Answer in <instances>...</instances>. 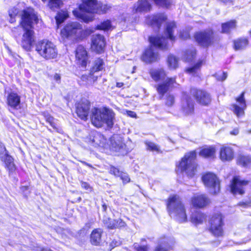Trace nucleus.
<instances>
[{
	"mask_svg": "<svg viewBox=\"0 0 251 251\" xmlns=\"http://www.w3.org/2000/svg\"><path fill=\"white\" fill-rule=\"evenodd\" d=\"M249 181L241 178L239 176H234L230 184V191L234 195H243Z\"/></svg>",
	"mask_w": 251,
	"mask_h": 251,
	"instance_id": "f8f14e48",
	"label": "nucleus"
},
{
	"mask_svg": "<svg viewBox=\"0 0 251 251\" xmlns=\"http://www.w3.org/2000/svg\"><path fill=\"white\" fill-rule=\"evenodd\" d=\"M210 224L209 230L214 236L219 237L223 235L224 223L221 214H217L213 216L210 219Z\"/></svg>",
	"mask_w": 251,
	"mask_h": 251,
	"instance_id": "9b49d317",
	"label": "nucleus"
},
{
	"mask_svg": "<svg viewBox=\"0 0 251 251\" xmlns=\"http://www.w3.org/2000/svg\"><path fill=\"white\" fill-rule=\"evenodd\" d=\"M175 102V98L173 95L168 94L166 96L165 104L168 106H172Z\"/></svg>",
	"mask_w": 251,
	"mask_h": 251,
	"instance_id": "49530a36",
	"label": "nucleus"
},
{
	"mask_svg": "<svg viewBox=\"0 0 251 251\" xmlns=\"http://www.w3.org/2000/svg\"><path fill=\"white\" fill-rule=\"evenodd\" d=\"M222 1H223L224 3H228V2H231L232 0H221Z\"/></svg>",
	"mask_w": 251,
	"mask_h": 251,
	"instance_id": "0e129e2a",
	"label": "nucleus"
},
{
	"mask_svg": "<svg viewBox=\"0 0 251 251\" xmlns=\"http://www.w3.org/2000/svg\"><path fill=\"white\" fill-rule=\"evenodd\" d=\"M246 102L244 98V93L243 92L236 98V102L230 105V109L233 113L240 118L244 115L245 110L246 109Z\"/></svg>",
	"mask_w": 251,
	"mask_h": 251,
	"instance_id": "ddd939ff",
	"label": "nucleus"
},
{
	"mask_svg": "<svg viewBox=\"0 0 251 251\" xmlns=\"http://www.w3.org/2000/svg\"><path fill=\"white\" fill-rule=\"evenodd\" d=\"M35 50L41 57L46 59L55 58L58 54L56 46L49 41L38 42L36 44Z\"/></svg>",
	"mask_w": 251,
	"mask_h": 251,
	"instance_id": "1a4fd4ad",
	"label": "nucleus"
},
{
	"mask_svg": "<svg viewBox=\"0 0 251 251\" xmlns=\"http://www.w3.org/2000/svg\"><path fill=\"white\" fill-rule=\"evenodd\" d=\"M237 164L244 168H249L251 165V155L243 153L239 154L236 158Z\"/></svg>",
	"mask_w": 251,
	"mask_h": 251,
	"instance_id": "c85d7f7f",
	"label": "nucleus"
},
{
	"mask_svg": "<svg viewBox=\"0 0 251 251\" xmlns=\"http://www.w3.org/2000/svg\"><path fill=\"white\" fill-rule=\"evenodd\" d=\"M86 142L95 147L105 148L106 146V139L103 135L96 131L91 132Z\"/></svg>",
	"mask_w": 251,
	"mask_h": 251,
	"instance_id": "f3484780",
	"label": "nucleus"
},
{
	"mask_svg": "<svg viewBox=\"0 0 251 251\" xmlns=\"http://www.w3.org/2000/svg\"><path fill=\"white\" fill-rule=\"evenodd\" d=\"M249 42L246 38H240L234 42V48L235 50H242L248 45Z\"/></svg>",
	"mask_w": 251,
	"mask_h": 251,
	"instance_id": "473e14b6",
	"label": "nucleus"
},
{
	"mask_svg": "<svg viewBox=\"0 0 251 251\" xmlns=\"http://www.w3.org/2000/svg\"><path fill=\"white\" fill-rule=\"evenodd\" d=\"M102 230L100 228L94 229L90 236L91 242L93 245H98L101 241Z\"/></svg>",
	"mask_w": 251,
	"mask_h": 251,
	"instance_id": "7c9ffc66",
	"label": "nucleus"
},
{
	"mask_svg": "<svg viewBox=\"0 0 251 251\" xmlns=\"http://www.w3.org/2000/svg\"><path fill=\"white\" fill-rule=\"evenodd\" d=\"M28 189V187L27 186H22L21 187V190L23 192H25V191L27 190Z\"/></svg>",
	"mask_w": 251,
	"mask_h": 251,
	"instance_id": "680f3d73",
	"label": "nucleus"
},
{
	"mask_svg": "<svg viewBox=\"0 0 251 251\" xmlns=\"http://www.w3.org/2000/svg\"><path fill=\"white\" fill-rule=\"evenodd\" d=\"M53 78L57 83H59L60 82L61 77L59 74H54Z\"/></svg>",
	"mask_w": 251,
	"mask_h": 251,
	"instance_id": "13d9d810",
	"label": "nucleus"
},
{
	"mask_svg": "<svg viewBox=\"0 0 251 251\" xmlns=\"http://www.w3.org/2000/svg\"><path fill=\"white\" fill-rule=\"evenodd\" d=\"M121 172L119 169L114 167L110 168V173L116 176H119Z\"/></svg>",
	"mask_w": 251,
	"mask_h": 251,
	"instance_id": "864d4df0",
	"label": "nucleus"
},
{
	"mask_svg": "<svg viewBox=\"0 0 251 251\" xmlns=\"http://www.w3.org/2000/svg\"><path fill=\"white\" fill-rule=\"evenodd\" d=\"M247 241L243 242V243H246Z\"/></svg>",
	"mask_w": 251,
	"mask_h": 251,
	"instance_id": "774afa93",
	"label": "nucleus"
},
{
	"mask_svg": "<svg viewBox=\"0 0 251 251\" xmlns=\"http://www.w3.org/2000/svg\"><path fill=\"white\" fill-rule=\"evenodd\" d=\"M84 163L86 165H87L88 166L90 167H92V166L90 165V164H87L85 162H84Z\"/></svg>",
	"mask_w": 251,
	"mask_h": 251,
	"instance_id": "338daca9",
	"label": "nucleus"
},
{
	"mask_svg": "<svg viewBox=\"0 0 251 251\" xmlns=\"http://www.w3.org/2000/svg\"><path fill=\"white\" fill-rule=\"evenodd\" d=\"M151 78L156 82L163 81L156 86L157 92L162 99L164 95L176 83L175 78H167L165 70L162 68L151 69L150 72Z\"/></svg>",
	"mask_w": 251,
	"mask_h": 251,
	"instance_id": "39448f33",
	"label": "nucleus"
},
{
	"mask_svg": "<svg viewBox=\"0 0 251 251\" xmlns=\"http://www.w3.org/2000/svg\"><path fill=\"white\" fill-rule=\"evenodd\" d=\"M103 224L104 225L109 229L122 227L126 226L125 222L121 219L115 220L108 218H105L103 220Z\"/></svg>",
	"mask_w": 251,
	"mask_h": 251,
	"instance_id": "bb28decb",
	"label": "nucleus"
},
{
	"mask_svg": "<svg viewBox=\"0 0 251 251\" xmlns=\"http://www.w3.org/2000/svg\"><path fill=\"white\" fill-rule=\"evenodd\" d=\"M205 220V215L198 211L193 213L191 216V222L195 225L202 224Z\"/></svg>",
	"mask_w": 251,
	"mask_h": 251,
	"instance_id": "2f4dec72",
	"label": "nucleus"
},
{
	"mask_svg": "<svg viewBox=\"0 0 251 251\" xmlns=\"http://www.w3.org/2000/svg\"><path fill=\"white\" fill-rule=\"evenodd\" d=\"M90 106V103L87 100L78 103L76 109L77 116L82 120H87Z\"/></svg>",
	"mask_w": 251,
	"mask_h": 251,
	"instance_id": "4be33fe9",
	"label": "nucleus"
},
{
	"mask_svg": "<svg viewBox=\"0 0 251 251\" xmlns=\"http://www.w3.org/2000/svg\"><path fill=\"white\" fill-rule=\"evenodd\" d=\"M81 186L82 188L85 189L88 191V192H91L92 191V188L90 186V185L87 182H81Z\"/></svg>",
	"mask_w": 251,
	"mask_h": 251,
	"instance_id": "5fc2aeb1",
	"label": "nucleus"
},
{
	"mask_svg": "<svg viewBox=\"0 0 251 251\" xmlns=\"http://www.w3.org/2000/svg\"><path fill=\"white\" fill-rule=\"evenodd\" d=\"M7 105L13 109L18 110L21 106V97L16 93H9L6 99Z\"/></svg>",
	"mask_w": 251,
	"mask_h": 251,
	"instance_id": "aec40b11",
	"label": "nucleus"
},
{
	"mask_svg": "<svg viewBox=\"0 0 251 251\" xmlns=\"http://www.w3.org/2000/svg\"><path fill=\"white\" fill-rule=\"evenodd\" d=\"M46 121L47 122L50 123V126L54 129H57L56 124L54 122V119L50 116L46 117Z\"/></svg>",
	"mask_w": 251,
	"mask_h": 251,
	"instance_id": "3c124183",
	"label": "nucleus"
},
{
	"mask_svg": "<svg viewBox=\"0 0 251 251\" xmlns=\"http://www.w3.org/2000/svg\"><path fill=\"white\" fill-rule=\"evenodd\" d=\"M154 2L158 5L168 8L171 2L170 0H153Z\"/></svg>",
	"mask_w": 251,
	"mask_h": 251,
	"instance_id": "c03bdc74",
	"label": "nucleus"
},
{
	"mask_svg": "<svg viewBox=\"0 0 251 251\" xmlns=\"http://www.w3.org/2000/svg\"><path fill=\"white\" fill-rule=\"evenodd\" d=\"M119 177L121 178L124 183H127L130 181V178L128 176L126 173L121 172Z\"/></svg>",
	"mask_w": 251,
	"mask_h": 251,
	"instance_id": "8fccbe9b",
	"label": "nucleus"
},
{
	"mask_svg": "<svg viewBox=\"0 0 251 251\" xmlns=\"http://www.w3.org/2000/svg\"><path fill=\"white\" fill-rule=\"evenodd\" d=\"M191 93L194 96L197 101L203 105H208L211 100L210 95L206 91L192 90Z\"/></svg>",
	"mask_w": 251,
	"mask_h": 251,
	"instance_id": "6ab92c4d",
	"label": "nucleus"
},
{
	"mask_svg": "<svg viewBox=\"0 0 251 251\" xmlns=\"http://www.w3.org/2000/svg\"><path fill=\"white\" fill-rule=\"evenodd\" d=\"M195 38L200 45L207 47L213 42V32L210 29H208L204 31L197 32L195 35Z\"/></svg>",
	"mask_w": 251,
	"mask_h": 251,
	"instance_id": "4468645a",
	"label": "nucleus"
},
{
	"mask_svg": "<svg viewBox=\"0 0 251 251\" xmlns=\"http://www.w3.org/2000/svg\"><path fill=\"white\" fill-rule=\"evenodd\" d=\"M38 17L34 10L31 8H28L23 11L21 24L24 29L21 45L26 50H30L32 44L34 42V32L32 25L36 23Z\"/></svg>",
	"mask_w": 251,
	"mask_h": 251,
	"instance_id": "f03ea898",
	"label": "nucleus"
},
{
	"mask_svg": "<svg viewBox=\"0 0 251 251\" xmlns=\"http://www.w3.org/2000/svg\"><path fill=\"white\" fill-rule=\"evenodd\" d=\"M236 27L235 21H231L222 25V32L223 33H228L230 30L234 29Z\"/></svg>",
	"mask_w": 251,
	"mask_h": 251,
	"instance_id": "e433bc0d",
	"label": "nucleus"
},
{
	"mask_svg": "<svg viewBox=\"0 0 251 251\" xmlns=\"http://www.w3.org/2000/svg\"><path fill=\"white\" fill-rule=\"evenodd\" d=\"M234 157V151L232 147L223 145L220 150V158L223 162L230 161Z\"/></svg>",
	"mask_w": 251,
	"mask_h": 251,
	"instance_id": "412c9836",
	"label": "nucleus"
},
{
	"mask_svg": "<svg viewBox=\"0 0 251 251\" xmlns=\"http://www.w3.org/2000/svg\"><path fill=\"white\" fill-rule=\"evenodd\" d=\"M44 3H47L48 6L52 10L59 8L62 5L61 0H42Z\"/></svg>",
	"mask_w": 251,
	"mask_h": 251,
	"instance_id": "72a5a7b5",
	"label": "nucleus"
},
{
	"mask_svg": "<svg viewBox=\"0 0 251 251\" xmlns=\"http://www.w3.org/2000/svg\"><path fill=\"white\" fill-rule=\"evenodd\" d=\"M112 25L111 22L109 20L104 21L100 25H97V28L98 29L108 30L112 28Z\"/></svg>",
	"mask_w": 251,
	"mask_h": 251,
	"instance_id": "79ce46f5",
	"label": "nucleus"
},
{
	"mask_svg": "<svg viewBox=\"0 0 251 251\" xmlns=\"http://www.w3.org/2000/svg\"><path fill=\"white\" fill-rule=\"evenodd\" d=\"M194 102L191 98L185 96L182 101V111L186 115L192 114L194 112Z\"/></svg>",
	"mask_w": 251,
	"mask_h": 251,
	"instance_id": "393cba45",
	"label": "nucleus"
},
{
	"mask_svg": "<svg viewBox=\"0 0 251 251\" xmlns=\"http://www.w3.org/2000/svg\"><path fill=\"white\" fill-rule=\"evenodd\" d=\"M204 62V60H199L197 64L193 67L189 68L186 70V72L190 74L195 75H197L198 70L201 66L202 64Z\"/></svg>",
	"mask_w": 251,
	"mask_h": 251,
	"instance_id": "c9c22d12",
	"label": "nucleus"
},
{
	"mask_svg": "<svg viewBox=\"0 0 251 251\" xmlns=\"http://www.w3.org/2000/svg\"><path fill=\"white\" fill-rule=\"evenodd\" d=\"M239 205L241 206V207H245V208H246V207H248L249 206H250V202H240L239 203Z\"/></svg>",
	"mask_w": 251,
	"mask_h": 251,
	"instance_id": "4d7b16f0",
	"label": "nucleus"
},
{
	"mask_svg": "<svg viewBox=\"0 0 251 251\" xmlns=\"http://www.w3.org/2000/svg\"><path fill=\"white\" fill-rule=\"evenodd\" d=\"M124 85V83L122 82H117L116 83V86L119 88L122 87Z\"/></svg>",
	"mask_w": 251,
	"mask_h": 251,
	"instance_id": "e2e57ef3",
	"label": "nucleus"
},
{
	"mask_svg": "<svg viewBox=\"0 0 251 251\" xmlns=\"http://www.w3.org/2000/svg\"><path fill=\"white\" fill-rule=\"evenodd\" d=\"M160 243V244L156 247L155 251H167V250L164 249V248L162 247V246L164 245L165 246L169 245V239H165L163 241H161Z\"/></svg>",
	"mask_w": 251,
	"mask_h": 251,
	"instance_id": "37998d69",
	"label": "nucleus"
},
{
	"mask_svg": "<svg viewBox=\"0 0 251 251\" xmlns=\"http://www.w3.org/2000/svg\"><path fill=\"white\" fill-rule=\"evenodd\" d=\"M90 77H91V76H88L87 75H82L81 76V79L83 81H86V80H88L89 78H90Z\"/></svg>",
	"mask_w": 251,
	"mask_h": 251,
	"instance_id": "052dcab7",
	"label": "nucleus"
},
{
	"mask_svg": "<svg viewBox=\"0 0 251 251\" xmlns=\"http://www.w3.org/2000/svg\"><path fill=\"white\" fill-rule=\"evenodd\" d=\"M196 54V50L192 48L187 50L185 53L184 59L187 61H192L195 57Z\"/></svg>",
	"mask_w": 251,
	"mask_h": 251,
	"instance_id": "ea45409f",
	"label": "nucleus"
},
{
	"mask_svg": "<svg viewBox=\"0 0 251 251\" xmlns=\"http://www.w3.org/2000/svg\"><path fill=\"white\" fill-rule=\"evenodd\" d=\"M105 46V42L103 36L99 34L93 36L91 47L93 51L100 53L104 51Z\"/></svg>",
	"mask_w": 251,
	"mask_h": 251,
	"instance_id": "a211bd4d",
	"label": "nucleus"
},
{
	"mask_svg": "<svg viewBox=\"0 0 251 251\" xmlns=\"http://www.w3.org/2000/svg\"><path fill=\"white\" fill-rule=\"evenodd\" d=\"M82 1L79 9L73 11V13L75 17L85 23L93 20V13L102 14L110 8L107 4L97 3L96 0H82Z\"/></svg>",
	"mask_w": 251,
	"mask_h": 251,
	"instance_id": "7ed1b4c3",
	"label": "nucleus"
},
{
	"mask_svg": "<svg viewBox=\"0 0 251 251\" xmlns=\"http://www.w3.org/2000/svg\"><path fill=\"white\" fill-rule=\"evenodd\" d=\"M216 148L214 146L203 147L200 149L199 155L204 158H213L215 156Z\"/></svg>",
	"mask_w": 251,
	"mask_h": 251,
	"instance_id": "cd10ccee",
	"label": "nucleus"
},
{
	"mask_svg": "<svg viewBox=\"0 0 251 251\" xmlns=\"http://www.w3.org/2000/svg\"><path fill=\"white\" fill-rule=\"evenodd\" d=\"M127 114L132 118L136 117V113L134 112L131 111H126Z\"/></svg>",
	"mask_w": 251,
	"mask_h": 251,
	"instance_id": "bf43d9fd",
	"label": "nucleus"
},
{
	"mask_svg": "<svg viewBox=\"0 0 251 251\" xmlns=\"http://www.w3.org/2000/svg\"><path fill=\"white\" fill-rule=\"evenodd\" d=\"M191 202L194 206L201 208L208 204L209 201L205 195L197 194L192 198Z\"/></svg>",
	"mask_w": 251,
	"mask_h": 251,
	"instance_id": "5701e85b",
	"label": "nucleus"
},
{
	"mask_svg": "<svg viewBox=\"0 0 251 251\" xmlns=\"http://www.w3.org/2000/svg\"><path fill=\"white\" fill-rule=\"evenodd\" d=\"M166 16L163 14L151 16L147 19V23L152 26H156L159 28L162 23L166 20Z\"/></svg>",
	"mask_w": 251,
	"mask_h": 251,
	"instance_id": "a878e982",
	"label": "nucleus"
},
{
	"mask_svg": "<svg viewBox=\"0 0 251 251\" xmlns=\"http://www.w3.org/2000/svg\"><path fill=\"white\" fill-rule=\"evenodd\" d=\"M246 132L248 134H251V129L247 130Z\"/></svg>",
	"mask_w": 251,
	"mask_h": 251,
	"instance_id": "69168bd1",
	"label": "nucleus"
},
{
	"mask_svg": "<svg viewBox=\"0 0 251 251\" xmlns=\"http://www.w3.org/2000/svg\"><path fill=\"white\" fill-rule=\"evenodd\" d=\"M91 112V122L95 126L100 127L104 124L109 127L112 126L114 113L111 110L105 108H94Z\"/></svg>",
	"mask_w": 251,
	"mask_h": 251,
	"instance_id": "423d86ee",
	"label": "nucleus"
},
{
	"mask_svg": "<svg viewBox=\"0 0 251 251\" xmlns=\"http://www.w3.org/2000/svg\"><path fill=\"white\" fill-rule=\"evenodd\" d=\"M145 144L148 150L157 153L160 152L159 147L155 143L151 142H147Z\"/></svg>",
	"mask_w": 251,
	"mask_h": 251,
	"instance_id": "a19ab883",
	"label": "nucleus"
},
{
	"mask_svg": "<svg viewBox=\"0 0 251 251\" xmlns=\"http://www.w3.org/2000/svg\"><path fill=\"white\" fill-rule=\"evenodd\" d=\"M227 76V74L224 72H218L215 74V77L219 81L225 80Z\"/></svg>",
	"mask_w": 251,
	"mask_h": 251,
	"instance_id": "a18cd8bd",
	"label": "nucleus"
},
{
	"mask_svg": "<svg viewBox=\"0 0 251 251\" xmlns=\"http://www.w3.org/2000/svg\"><path fill=\"white\" fill-rule=\"evenodd\" d=\"M176 25L174 22L167 23L165 31V37L159 36H151L149 41L151 46L147 49L142 56V60L147 63H151L158 61L159 59V56L158 52L154 48H157L161 50H165L168 48V44L167 42L169 39L172 42L175 40L176 37L173 35V32L176 28Z\"/></svg>",
	"mask_w": 251,
	"mask_h": 251,
	"instance_id": "f257e3e1",
	"label": "nucleus"
},
{
	"mask_svg": "<svg viewBox=\"0 0 251 251\" xmlns=\"http://www.w3.org/2000/svg\"><path fill=\"white\" fill-rule=\"evenodd\" d=\"M110 149L115 151H120L124 149L125 144L123 138L119 135L112 136L110 139Z\"/></svg>",
	"mask_w": 251,
	"mask_h": 251,
	"instance_id": "b1692460",
	"label": "nucleus"
},
{
	"mask_svg": "<svg viewBox=\"0 0 251 251\" xmlns=\"http://www.w3.org/2000/svg\"><path fill=\"white\" fill-rule=\"evenodd\" d=\"M167 209L171 217L176 219L179 222L187 221V215L184 206L179 197L173 195L169 197L166 201Z\"/></svg>",
	"mask_w": 251,
	"mask_h": 251,
	"instance_id": "20e7f679",
	"label": "nucleus"
},
{
	"mask_svg": "<svg viewBox=\"0 0 251 251\" xmlns=\"http://www.w3.org/2000/svg\"><path fill=\"white\" fill-rule=\"evenodd\" d=\"M18 13V10L16 8H13L9 11V15L10 17L9 22L11 23L15 21V17Z\"/></svg>",
	"mask_w": 251,
	"mask_h": 251,
	"instance_id": "de8ad7c7",
	"label": "nucleus"
},
{
	"mask_svg": "<svg viewBox=\"0 0 251 251\" xmlns=\"http://www.w3.org/2000/svg\"><path fill=\"white\" fill-rule=\"evenodd\" d=\"M202 181L206 187L209 188L210 193L216 194L220 190V181L217 176L211 173H208L203 176Z\"/></svg>",
	"mask_w": 251,
	"mask_h": 251,
	"instance_id": "9d476101",
	"label": "nucleus"
},
{
	"mask_svg": "<svg viewBox=\"0 0 251 251\" xmlns=\"http://www.w3.org/2000/svg\"><path fill=\"white\" fill-rule=\"evenodd\" d=\"M151 4L146 0H139L133 7L136 12L147 11L150 10Z\"/></svg>",
	"mask_w": 251,
	"mask_h": 251,
	"instance_id": "c756f323",
	"label": "nucleus"
},
{
	"mask_svg": "<svg viewBox=\"0 0 251 251\" xmlns=\"http://www.w3.org/2000/svg\"><path fill=\"white\" fill-rule=\"evenodd\" d=\"M0 159L4 163L5 167L10 173H12L16 170L14 159L8 154V151L3 145H0Z\"/></svg>",
	"mask_w": 251,
	"mask_h": 251,
	"instance_id": "2eb2a0df",
	"label": "nucleus"
},
{
	"mask_svg": "<svg viewBox=\"0 0 251 251\" xmlns=\"http://www.w3.org/2000/svg\"><path fill=\"white\" fill-rule=\"evenodd\" d=\"M134 249L136 251H149V248L147 246H141L138 243H134L133 245Z\"/></svg>",
	"mask_w": 251,
	"mask_h": 251,
	"instance_id": "09e8293b",
	"label": "nucleus"
},
{
	"mask_svg": "<svg viewBox=\"0 0 251 251\" xmlns=\"http://www.w3.org/2000/svg\"><path fill=\"white\" fill-rule=\"evenodd\" d=\"M104 62L103 60L100 58L95 60L94 65L92 68V72H96L101 71L103 68Z\"/></svg>",
	"mask_w": 251,
	"mask_h": 251,
	"instance_id": "58836bf2",
	"label": "nucleus"
},
{
	"mask_svg": "<svg viewBox=\"0 0 251 251\" xmlns=\"http://www.w3.org/2000/svg\"><path fill=\"white\" fill-rule=\"evenodd\" d=\"M76 63L82 69H86L89 62L88 52L86 49L82 46H78L75 50Z\"/></svg>",
	"mask_w": 251,
	"mask_h": 251,
	"instance_id": "dca6fc26",
	"label": "nucleus"
},
{
	"mask_svg": "<svg viewBox=\"0 0 251 251\" xmlns=\"http://www.w3.org/2000/svg\"><path fill=\"white\" fill-rule=\"evenodd\" d=\"M167 64L170 69H176L178 66V59L175 56L170 55L168 57Z\"/></svg>",
	"mask_w": 251,
	"mask_h": 251,
	"instance_id": "f704fd0d",
	"label": "nucleus"
},
{
	"mask_svg": "<svg viewBox=\"0 0 251 251\" xmlns=\"http://www.w3.org/2000/svg\"><path fill=\"white\" fill-rule=\"evenodd\" d=\"M179 36L182 39H187L189 38L190 34L188 31H183L180 32Z\"/></svg>",
	"mask_w": 251,
	"mask_h": 251,
	"instance_id": "603ef678",
	"label": "nucleus"
},
{
	"mask_svg": "<svg viewBox=\"0 0 251 251\" xmlns=\"http://www.w3.org/2000/svg\"><path fill=\"white\" fill-rule=\"evenodd\" d=\"M68 17V13L66 11H61L58 12L55 16V19L57 25L61 24Z\"/></svg>",
	"mask_w": 251,
	"mask_h": 251,
	"instance_id": "4c0bfd02",
	"label": "nucleus"
},
{
	"mask_svg": "<svg viewBox=\"0 0 251 251\" xmlns=\"http://www.w3.org/2000/svg\"><path fill=\"white\" fill-rule=\"evenodd\" d=\"M61 37L63 39L82 40L87 36L86 31L83 30L81 25L77 22H71L61 30Z\"/></svg>",
	"mask_w": 251,
	"mask_h": 251,
	"instance_id": "0eeeda50",
	"label": "nucleus"
},
{
	"mask_svg": "<svg viewBox=\"0 0 251 251\" xmlns=\"http://www.w3.org/2000/svg\"><path fill=\"white\" fill-rule=\"evenodd\" d=\"M239 132V129L238 128H235L230 132V134L232 135H237L238 134Z\"/></svg>",
	"mask_w": 251,
	"mask_h": 251,
	"instance_id": "6e6d98bb",
	"label": "nucleus"
},
{
	"mask_svg": "<svg viewBox=\"0 0 251 251\" xmlns=\"http://www.w3.org/2000/svg\"><path fill=\"white\" fill-rule=\"evenodd\" d=\"M196 155L195 151L186 154L177 166V169L185 172L188 176L193 177L196 172L197 165L195 162Z\"/></svg>",
	"mask_w": 251,
	"mask_h": 251,
	"instance_id": "6e6552de",
	"label": "nucleus"
}]
</instances>
